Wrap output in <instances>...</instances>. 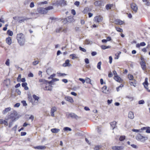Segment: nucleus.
I'll return each mask as SVG.
<instances>
[{
  "label": "nucleus",
  "mask_w": 150,
  "mask_h": 150,
  "mask_svg": "<svg viewBox=\"0 0 150 150\" xmlns=\"http://www.w3.org/2000/svg\"><path fill=\"white\" fill-rule=\"evenodd\" d=\"M23 35L22 33L18 34L17 35V39L18 42L21 45H23L24 44L25 41L23 38Z\"/></svg>",
  "instance_id": "1"
},
{
  "label": "nucleus",
  "mask_w": 150,
  "mask_h": 150,
  "mask_svg": "<svg viewBox=\"0 0 150 150\" xmlns=\"http://www.w3.org/2000/svg\"><path fill=\"white\" fill-rule=\"evenodd\" d=\"M136 139L142 142H144L145 141L148 139V137H144L140 134H138L136 137Z\"/></svg>",
  "instance_id": "2"
},
{
  "label": "nucleus",
  "mask_w": 150,
  "mask_h": 150,
  "mask_svg": "<svg viewBox=\"0 0 150 150\" xmlns=\"http://www.w3.org/2000/svg\"><path fill=\"white\" fill-rule=\"evenodd\" d=\"M17 113L15 111H13V112L11 113L9 117L10 119H11V121H15L18 119V117H17Z\"/></svg>",
  "instance_id": "3"
},
{
  "label": "nucleus",
  "mask_w": 150,
  "mask_h": 150,
  "mask_svg": "<svg viewBox=\"0 0 150 150\" xmlns=\"http://www.w3.org/2000/svg\"><path fill=\"white\" fill-rule=\"evenodd\" d=\"M37 11L39 13L42 14L47 13V11L45 8L40 7L37 9Z\"/></svg>",
  "instance_id": "4"
},
{
  "label": "nucleus",
  "mask_w": 150,
  "mask_h": 150,
  "mask_svg": "<svg viewBox=\"0 0 150 150\" xmlns=\"http://www.w3.org/2000/svg\"><path fill=\"white\" fill-rule=\"evenodd\" d=\"M131 9L135 12L136 13L138 10V7L135 3H132L130 4Z\"/></svg>",
  "instance_id": "5"
},
{
  "label": "nucleus",
  "mask_w": 150,
  "mask_h": 150,
  "mask_svg": "<svg viewBox=\"0 0 150 150\" xmlns=\"http://www.w3.org/2000/svg\"><path fill=\"white\" fill-rule=\"evenodd\" d=\"M18 18V21L20 23L24 21H27L31 19L30 18H25L24 17H19Z\"/></svg>",
  "instance_id": "6"
},
{
  "label": "nucleus",
  "mask_w": 150,
  "mask_h": 150,
  "mask_svg": "<svg viewBox=\"0 0 150 150\" xmlns=\"http://www.w3.org/2000/svg\"><path fill=\"white\" fill-rule=\"evenodd\" d=\"M103 18L101 16H95L94 19V21L96 22L99 23L102 22Z\"/></svg>",
  "instance_id": "7"
},
{
  "label": "nucleus",
  "mask_w": 150,
  "mask_h": 150,
  "mask_svg": "<svg viewBox=\"0 0 150 150\" xmlns=\"http://www.w3.org/2000/svg\"><path fill=\"white\" fill-rule=\"evenodd\" d=\"M67 115L68 118L71 117L72 118H75V119H77L78 118L77 115L73 113H69L68 114H67Z\"/></svg>",
  "instance_id": "8"
},
{
  "label": "nucleus",
  "mask_w": 150,
  "mask_h": 150,
  "mask_svg": "<svg viewBox=\"0 0 150 150\" xmlns=\"http://www.w3.org/2000/svg\"><path fill=\"white\" fill-rule=\"evenodd\" d=\"M57 108L56 107L54 106L52 107L51 110L50 114L52 116L54 117V112L56 111Z\"/></svg>",
  "instance_id": "9"
},
{
  "label": "nucleus",
  "mask_w": 150,
  "mask_h": 150,
  "mask_svg": "<svg viewBox=\"0 0 150 150\" xmlns=\"http://www.w3.org/2000/svg\"><path fill=\"white\" fill-rule=\"evenodd\" d=\"M124 148V146H114L112 147V149L113 150H122Z\"/></svg>",
  "instance_id": "10"
},
{
  "label": "nucleus",
  "mask_w": 150,
  "mask_h": 150,
  "mask_svg": "<svg viewBox=\"0 0 150 150\" xmlns=\"http://www.w3.org/2000/svg\"><path fill=\"white\" fill-rule=\"evenodd\" d=\"M142 68L143 70H145L146 68L145 62H141L140 63Z\"/></svg>",
  "instance_id": "11"
},
{
  "label": "nucleus",
  "mask_w": 150,
  "mask_h": 150,
  "mask_svg": "<svg viewBox=\"0 0 150 150\" xmlns=\"http://www.w3.org/2000/svg\"><path fill=\"white\" fill-rule=\"evenodd\" d=\"M68 23H73L74 22V20L72 16H69L67 18Z\"/></svg>",
  "instance_id": "12"
},
{
  "label": "nucleus",
  "mask_w": 150,
  "mask_h": 150,
  "mask_svg": "<svg viewBox=\"0 0 150 150\" xmlns=\"http://www.w3.org/2000/svg\"><path fill=\"white\" fill-rule=\"evenodd\" d=\"M114 79L116 81L120 83L122 82V80L118 76H115L114 77Z\"/></svg>",
  "instance_id": "13"
},
{
  "label": "nucleus",
  "mask_w": 150,
  "mask_h": 150,
  "mask_svg": "<svg viewBox=\"0 0 150 150\" xmlns=\"http://www.w3.org/2000/svg\"><path fill=\"white\" fill-rule=\"evenodd\" d=\"M65 99L67 101L72 103L74 102L73 99L70 97L67 96L65 97Z\"/></svg>",
  "instance_id": "14"
},
{
  "label": "nucleus",
  "mask_w": 150,
  "mask_h": 150,
  "mask_svg": "<svg viewBox=\"0 0 150 150\" xmlns=\"http://www.w3.org/2000/svg\"><path fill=\"white\" fill-rule=\"evenodd\" d=\"M6 42L9 45H10L12 43V40L11 37H8L6 39Z\"/></svg>",
  "instance_id": "15"
},
{
  "label": "nucleus",
  "mask_w": 150,
  "mask_h": 150,
  "mask_svg": "<svg viewBox=\"0 0 150 150\" xmlns=\"http://www.w3.org/2000/svg\"><path fill=\"white\" fill-rule=\"evenodd\" d=\"M128 117L129 118L131 119H133L134 117V114L132 112L130 111L128 113Z\"/></svg>",
  "instance_id": "16"
},
{
  "label": "nucleus",
  "mask_w": 150,
  "mask_h": 150,
  "mask_svg": "<svg viewBox=\"0 0 150 150\" xmlns=\"http://www.w3.org/2000/svg\"><path fill=\"white\" fill-rule=\"evenodd\" d=\"M31 15L33 16V18H36L39 16V13H35L34 12H31L30 13Z\"/></svg>",
  "instance_id": "17"
},
{
  "label": "nucleus",
  "mask_w": 150,
  "mask_h": 150,
  "mask_svg": "<svg viewBox=\"0 0 150 150\" xmlns=\"http://www.w3.org/2000/svg\"><path fill=\"white\" fill-rule=\"evenodd\" d=\"M46 147L45 146H39L34 147V148L37 149H45Z\"/></svg>",
  "instance_id": "18"
},
{
  "label": "nucleus",
  "mask_w": 150,
  "mask_h": 150,
  "mask_svg": "<svg viewBox=\"0 0 150 150\" xmlns=\"http://www.w3.org/2000/svg\"><path fill=\"white\" fill-rule=\"evenodd\" d=\"M117 122L116 121H114L110 123V125L113 129L116 127Z\"/></svg>",
  "instance_id": "19"
},
{
  "label": "nucleus",
  "mask_w": 150,
  "mask_h": 150,
  "mask_svg": "<svg viewBox=\"0 0 150 150\" xmlns=\"http://www.w3.org/2000/svg\"><path fill=\"white\" fill-rule=\"evenodd\" d=\"M11 108L8 107L6 108L2 112V113L3 114H5L6 113L8 112L11 110Z\"/></svg>",
  "instance_id": "20"
},
{
  "label": "nucleus",
  "mask_w": 150,
  "mask_h": 150,
  "mask_svg": "<svg viewBox=\"0 0 150 150\" xmlns=\"http://www.w3.org/2000/svg\"><path fill=\"white\" fill-rule=\"evenodd\" d=\"M135 81H136L135 80L133 79L132 80H130L129 83L131 85L133 86L134 87H135L136 86Z\"/></svg>",
  "instance_id": "21"
},
{
  "label": "nucleus",
  "mask_w": 150,
  "mask_h": 150,
  "mask_svg": "<svg viewBox=\"0 0 150 150\" xmlns=\"http://www.w3.org/2000/svg\"><path fill=\"white\" fill-rule=\"evenodd\" d=\"M146 45V43L144 42H141L139 44L138 43L136 44V47H139L140 46H143Z\"/></svg>",
  "instance_id": "22"
},
{
  "label": "nucleus",
  "mask_w": 150,
  "mask_h": 150,
  "mask_svg": "<svg viewBox=\"0 0 150 150\" xmlns=\"http://www.w3.org/2000/svg\"><path fill=\"white\" fill-rule=\"evenodd\" d=\"M69 59H67L66 60L65 63L63 64V66L64 67L69 66Z\"/></svg>",
  "instance_id": "23"
},
{
  "label": "nucleus",
  "mask_w": 150,
  "mask_h": 150,
  "mask_svg": "<svg viewBox=\"0 0 150 150\" xmlns=\"http://www.w3.org/2000/svg\"><path fill=\"white\" fill-rule=\"evenodd\" d=\"M44 90L51 91L52 90V86L50 85L48 86H46L44 88Z\"/></svg>",
  "instance_id": "24"
},
{
  "label": "nucleus",
  "mask_w": 150,
  "mask_h": 150,
  "mask_svg": "<svg viewBox=\"0 0 150 150\" xmlns=\"http://www.w3.org/2000/svg\"><path fill=\"white\" fill-rule=\"evenodd\" d=\"M51 131L53 133H57L58 132H59L60 131L59 129H56V128H54L51 129Z\"/></svg>",
  "instance_id": "25"
},
{
  "label": "nucleus",
  "mask_w": 150,
  "mask_h": 150,
  "mask_svg": "<svg viewBox=\"0 0 150 150\" xmlns=\"http://www.w3.org/2000/svg\"><path fill=\"white\" fill-rule=\"evenodd\" d=\"M39 82L40 83H42L44 84H46L47 82H48V81L46 80L45 79H39Z\"/></svg>",
  "instance_id": "26"
},
{
  "label": "nucleus",
  "mask_w": 150,
  "mask_h": 150,
  "mask_svg": "<svg viewBox=\"0 0 150 150\" xmlns=\"http://www.w3.org/2000/svg\"><path fill=\"white\" fill-rule=\"evenodd\" d=\"M101 4V2L100 1H96L94 3V4L96 6H100Z\"/></svg>",
  "instance_id": "27"
},
{
  "label": "nucleus",
  "mask_w": 150,
  "mask_h": 150,
  "mask_svg": "<svg viewBox=\"0 0 150 150\" xmlns=\"http://www.w3.org/2000/svg\"><path fill=\"white\" fill-rule=\"evenodd\" d=\"M113 6L112 4H107L106 5L105 8L106 9L109 10L111 9V7Z\"/></svg>",
  "instance_id": "28"
},
{
  "label": "nucleus",
  "mask_w": 150,
  "mask_h": 150,
  "mask_svg": "<svg viewBox=\"0 0 150 150\" xmlns=\"http://www.w3.org/2000/svg\"><path fill=\"white\" fill-rule=\"evenodd\" d=\"M143 85H144V88L147 89V90L148 92H150V90L149 89L148 87V83H143Z\"/></svg>",
  "instance_id": "29"
},
{
  "label": "nucleus",
  "mask_w": 150,
  "mask_h": 150,
  "mask_svg": "<svg viewBox=\"0 0 150 150\" xmlns=\"http://www.w3.org/2000/svg\"><path fill=\"white\" fill-rule=\"evenodd\" d=\"M101 48L103 50H105L106 49L110 48L111 47L109 45L108 46H106L104 45H102L101 47Z\"/></svg>",
  "instance_id": "30"
},
{
  "label": "nucleus",
  "mask_w": 150,
  "mask_h": 150,
  "mask_svg": "<svg viewBox=\"0 0 150 150\" xmlns=\"http://www.w3.org/2000/svg\"><path fill=\"white\" fill-rule=\"evenodd\" d=\"M115 22L116 24L120 25L122 24L123 23V21L120 20H117L115 21Z\"/></svg>",
  "instance_id": "31"
},
{
  "label": "nucleus",
  "mask_w": 150,
  "mask_h": 150,
  "mask_svg": "<svg viewBox=\"0 0 150 150\" xmlns=\"http://www.w3.org/2000/svg\"><path fill=\"white\" fill-rule=\"evenodd\" d=\"M89 8L88 7H86L83 11V12L84 13H87L89 11Z\"/></svg>",
  "instance_id": "32"
},
{
  "label": "nucleus",
  "mask_w": 150,
  "mask_h": 150,
  "mask_svg": "<svg viewBox=\"0 0 150 150\" xmlns=\"http://www.w3.org/2000/svg\"><path fill=\"white\" fill-rule=\"evenodd\" d=\"M70 56L71 57H72V59H77L78 58V57L76 56V54H71L70 55Z\"/></svg>",
  "instance_id": "33"
},
{
  "label": "nucleus",
  "mask_w": 150,
  "mask_h": 150,
  "mask_svg": "<svg viewBox=\"0 0 150 150\" xmlns=\"http://www.w3.org/2000/svg\"><path fill=\"white\" fill-rule=\"evenodd\" d=\"M66 1L65 0H62L60 1L61 5L65 6L66 5Z\"/></svg>",
  "instance_id": "34"
},
{
  "label": "nucleus",
  "mask_w": 150,
  "mask_h": 150,
  "mask_svg": "<svg viewBox=\"0 0 150 150\" xmlns=\"http://www.w3.org/2000/svg\"><path fill=\"white\" fill-rule=\"evenodd\" d=\"M7 34L9 36H12L13 35V32L12 31L9 30H7Z\"/></svg>",
  "instance_id": "35"
},
{
  "label": "nucleus",
  "mask_w": 150,
  "mask_h": 150,
  "mask_svg": "<svg viewBox=\"0 0 150 150\" xmlns=\"http://www.w3.org/2000/svg\"><path fill=\"white\" fill-rule=\"evenodd\" d=\"M102 90H103V92L104 93H106L107 91V87L106 86H104L102 88Z\"/></svg>",
  "instance_id": "36"
},
{
  "label": "nucleus",
  "mask_w": 150,
  "mask_h": 150,
  "mask_svg": "<svg viewBox=\"0 0 150 150\" xmlns=\"http://www.w3.org/2000/svg\"><path fill=\"white\" fill-rule=\"evenodd\" d=\"M33 97L35 100L38 101L39 98L36 95L34 94L33 95Z\"/></svg>",
  "instance_id": "37"
},
{
  "label": "nucleus",
  "mask_w": 150,
  "mask_h": 150,
  "mask_svg": "<svg viewBox=\"0 0 150 150\" xmlns=\"http://www.w3.org/2000/svg\"><path fill=\"white\" fill-rule=\"evenodd\" d=\"M53 8V6H49L45 8V9L47 11H47L50 10L52 9Z\"/></svg>",
  "instance_id": "38"
},
{
  "label": "nucleus",
  "mask_w": 150,
  "mask_h": 150,
  "mask_svg": "<svg viewBox=\"0 0 150 150\" xmlns=\"http://www.w3.org/2000/svg\"><path fill=\"white\" fill-rule=\"evenodd\" d=\"M85 81L87 83H90L91 84V80L88 78H87L85 79Z\"/></svg>",
  "instance_id": "39"
},
{
  "label": "nucleus",
  "mask_w": 150,
  "mask_h": 150,
  "mask_svg": "<svg viewBox=\"0 0 150 150\" xmlns=\"http://www.w3.org/2000/svg\"><path fill=\"white\" fill-rule=\"evenodd\" d=\"M101 61H100L99 62L98 64L97 65V68L99 69L100 70L101 69Z\"/></svg>",
  "instance_id": "40"
},
{
  "label": "nucleus",
  "mask_w": 150,
  "mask_h": 150,
  "mask_svg": "<svg viewBox=\"0 0 150 150\" xmlns=\"http://www.w3.org/2000/svg\"><path fill=\"white\" fill-rule=\"evenodd\" d=\"M125 138V136H121L119 138V140L120 141H123Z\"/></svg>",
  "instance_id": "41"
},
{
  "label": "nucleus",
  "mask_w": 150,
  "mask_h": 150,
  "mask_svg": "<svg viewBox=\"0 0 150 150\" xmlns=\"http://www.w3.org/2000/svg\"><path fill=\"white\" fill-rule=\"evenodd\" d=\"M62 22L64 24H66L68 23L67 18L62 19Z\"/></svg>",
  "instance_id": "42"
},
{
  "label": "nucleus",
  "mask_w": 150,
  "mask_h": 150,
  "mask_svg": "<svg viewBox=\"0 0 150 150\" xmlns=\"http://www.w3.org/2000/svg\"><path fill=\"white\" fill-rule=\"evenodd\" d=\"M57 74H58V76H66L67 75V74L65 73H60L57 72Z\"/></svg>",
  "instance_id": "43"
},
{
  "label": "nucleus",
  "mask_w": 150,
  "mask_h": 150,
  "mask_svg": "<svg viewBox=\"0 0 150 150\" xmlns=\"http://www.w3.org/2000/svg\"><path fill=\"white\" fill-rule=\"evenodd\" d=\"M143 2H146V3L145 4L147 6H149V5L150 3L147 0H142Z\"/></svg>",
  "instance_id": "44"
},
{
  "label": "nucleus",
  "mask_w": 150,
  "mask_h": 150,
  "mask_svg": "<svg viewBox=\"0 0 150 150\" xmlns=\"http://www.w3.org/2000/svg\"><path fill=\"white\" fill-rule=\"evenodd\" d=\"M116 29L117 30V31L120 32H123V30L122 29L120 28H118L117 27H115Z\"/></svg>",
  "instance_id": "45"
},
{
  "label": "nucleus",
  "mask_w": 150,
  "mask_h": 150,
  "mask_svg": "<svg viewBox=\"0 0 150 150\" xmlns=\"http://www.w3.org/2000/svg\"><path fill=\"white\" fill-rule=\"evenodd\" d=\"M64 130L65 131H71V128H69V127H65L64 128Z\"/></svg>",
  "instance_id": "46"
},
{
  "label": "nucleus",
  "mask_w": 150,
  "mask_h": 150,
  "mask_svg": "<svg viewBox=\"0 0 150 150\" xmlns=\"http://www.w3.org/2000/svg\"><path fill=\"white\" fill-rule=\"evenodd\" d=\"M101 148L100 146L97 145L94 148V149L95 150H98Z\"/></svg>",
  "instance_id": "47"
},
{
  "label": "nucleus",
  "mask_w": 150,
  "mask_h": 150,
  "mask_svg": "<svg viewBox=\"0 0 150 150\" xmlns=\"http://www.w3.org/2000/svg\"><path fill=\"white\" fill-rule=\"evenodd\" d=\"M21 74H19L18 78H17V80L18 82H20L21 81Z\"/></svg>",
  "instance_id": "48"
},
{
  "label": "nucleus",
  "mask_w": 150,
  "mask_h": 150,
  "mask_svg": "<svg viewBox=\"0 0 150 150\" xmlns=\"http://www.w3.org/2000/svg\"><path fill=\"white\" fill-rule=\"evenodd\" d=\"M79 49L82 51H83L84 52H86V50L81 47H79Z\"/></svg>",
  "instance_id": "49"
},
{
  "label": "nucleus",
  "mask_w": 150,
  "mask_h": 150,
  "mask_svg": "<svg viewBox=\"0 0 150 150\" xmlns=\"http://www.w3.org/2000/svg\"><path fill=\"white\" fill-rule=\"evenodd\" d=\"M128 78L130 80H133V76L132 75L130 74L128 75Z\"/></svg>",
  "instance_id": "50"
},
{
  "label": "nucleus",
  "mask_w": 150,
  "mask_h": 150,
  "mask_svg": "<svg viewBox=\"0 0 150 150\" xmlns=\"http://www.w3.org/2000/svg\"><path fill=\"white\" fill-rule=\"evenodd\" d=\"M21 103L23 104V106H25L27 105V104L26 103L25 100H22L21 101Z\"/></svg>",
  "instance_id": "51"
},
{
  "label": "nucleus",
  "mask_w": 150,
  "mask_h": 150,
  "mask_svg": "<svg viewBox=\"0 0 150 150\" xmlns=\"http://www.w3.org/2000/svg\"><path fill=\"white\" fill-rule=\"evenodd\" d=\"M144 103V100H142L139 101L138 103L139 104H143Z\"/></svg>",
  "instance_id": "52"
},
{
  "label": "nucleus",
  "mask_w": 150,
  "mask_h": 150,
  "mask_svg": "<svg viewBox=\"0 0 150 150\" xmlns=\"http://www.w3.org/2000/svg\"><path fill=\"white\" fill-rule=\"evenodd\" d=\"M9 61H10V60H9V59H7V60H6V62H5V64L6 65L9 66V64H10Z\"/></svg>",
  "instance_id": "53"
},
{
  "label": "nucleus",
  "mask_w": 150,
  "mask_h": 150,
  "mask_svg": "<svg viewBox=\"0 0 150 150\" xmlns=\"http://www.w3.org/2000/svg\"><path fill=\"white\" fill-rule=\"evenodd\" d=\"M39 63V61H34L33 62V64L34 65H35Z\"/></svg>",
  "instance_id": "54"
},
{
  "label": "nucleus",
  "mask_w": 150,
  "mask_h": 150,
  "mask_svg": "<svg viewBox=\"0 0 150 150\" xmlns=\"http://www.w3.org/2000/svg\"><path fill=\"white\" fill-rule=\"evenodd\" d=\"M146 132L147 133H150V127H148Z\"/></svg>",
  "instance_id": "55"
},
{
  "label": "nucleus",
  "mask_w": 150,
  "mask_h": 150,
  "mask_svg": "<svg viewBox=\"0 0 150 150\" xmlns=\"http://www.w3.org/2000/svg\"><path fill=\"white\" fill-rule=\"evenodd\" d=\"M75 5L78 6L80 4V2L79 1H76L74 3Z\"/></svg>",
  "instance_id": "56"
},
{
  "label": "nucleus",
  "mask_w": 150,
  "mask_h": 150,
  "mask_svg": "<svg viewBox=\"0 0 150 150\" xmlns=\"http://www.w3.org/2000/svg\"><path fill=\"white\" fill-rule=\"evenodd\" d=\"M28 99L29 101H30L31 102H32V100L33 99L31 96L30 95H28Z\"/></svg>",
  "instance_id": "57"
},
{
  "label": "nucleus",
  "mask_w": 150,
  "mask_h": 150,
  "mask_svg": "<svg viewBox=\"0 0 150 150\" xmlns=\"http://www.w3.org/2000/svg\"><path fill=\"white\" fill-rule=\"evenodd\" d=\"M17 126H18L17 125H16L15 126L12 128V129L13 130L16 131V130Z\"/></svg>",
  "instance_id": "58"
},
{
  "label": "nucleus",
  "mask_w": 150,
  "mask_h": 150,
  "mask_svg": "<svg viewBox=\"0 0 150 150\" xmlns=\"http://www.w3.org/2000/svg\"><path fill=\"white\" fill-rule=\"evenodd\" d=\"M85 62L87 64H89V61L88 59L86 58L84 59Z\"/></svg>",
  "instance_id": "59"
},
{
  "label": "nucleus",
  "mask_w": 150,
  "mask_h": 150,
  "mask_svg": "<svg viewBox=\"0 0 150 150\" xmlns=\"http://www.w3.org/2000/svg\"><path fill=\"white\" fill-rule=\"evenodd\" d=\"M21 85L24 88L25 86H27V83L25 82V83H22L21 84Z\"/></svg>",
  "instance_id": "60"
},
{
  "label": "nucleus",
  "mask_w": 150,
  "mask_h": 150,
  "mask_svg": "<svg viewBox=\"0 0 150 150\" xmlns=\"http://www.w3.org/2000/svg\"><path fill=\"white\" fill-rule=\"evenodd\" d=\"M34 6V3L33 2H31L30 4V8H33Z\"/></svg>",
  "instance_id": "61"
},
{
  "label": "nucleus",
  "mask_w": 150,
  "mask_h": 150,
  "mask_svg": "<svg viewBox=\"0 0 150 150\" xmlns=\"http://www.w3.org/2000/svg\"><path fill=\"white\" fill-rule=\"evenodd\" d=\"M79 80L81 81L82 82V83H84L85 82V81L82 78H79Z\"/></svg>",
  "instance_id": "62"
},
{
  "label": "nucleus",
  "mask_w": 150,
  "mask_h": 150,
  "mask_svg": "<svg viewBox=\"0 0 150 150\" xmlns=\"http://www.w3.org/2000/svg\"><path fill=\"white\" fill-rule=\"evenodd\" d=\"M109 62L110 64H111L112 63V58L111 56L109 57Z\"/></svg>",
  "instance_id": "63"
},
{
  "label": "nucleus",
  "mask_w": 150,
  "mask_h": 150,
  "mask_svg": "<svg viewBox=\"0 0 150 150\" xmlns=\"http://www.w3.org/2000/svg\"><path fill=\"white\" fill-rule=\"evenodd\" d=\"M71 13L73 15H75L76 14V12L74 9H72L71 11Z\"/></svg>",
  "instance_id": "64"
}]
</instances>
